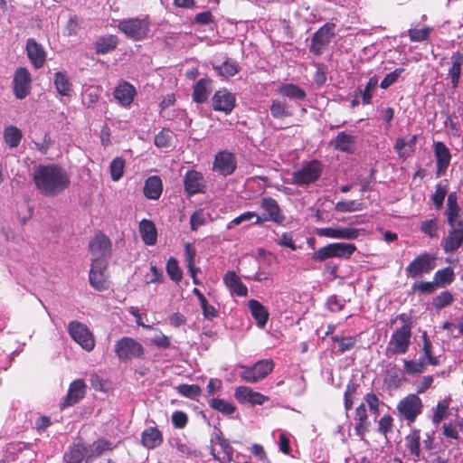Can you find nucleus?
<instances>
[{
  "label": "nucleus",
  "instance_id": "obj_1",
  "mask_svg": "<svg viewBox=\"0 0 463 463\" xmlns=\"http://www.w3.org/2000/svg\"><path fill=\"white\" fill-rule=\"evenodd\" d=\"M36 189L45 196L54 197L71 185V175L59 164L39 165L33 177Z\"/></svg>",
  "mask_w": 463,
  "mask_h": 463
},
{
  "label": "nucleus",
  "instance_id": "obj_2",
  "mask_svg": "<svg viewBox=\"0 0 463 463\" xmlns=\"http://www.w3.org/2000/svg\"><path fill=\"white\" fill-rule=\"evenodd\" d=\"M449 226L448 235L442 242L446 253L453 252L463 244V212L458 203L455 193H450L447 199V207L444 212Z\"/></svg>",
  "mask_w": 463,
  "mask_h": 463
},
{
  "label": "nucleus",
  "instance_id": "obj_3",
  "mask_svg": "<svg viewBox=\"0 0 463 463\" xmlns=\"http://www.w3.org/2000/svg\"><path fill=\"white\" fill-rule=\"evenodd\" d=\"M118 28L128 38L133 41H141L147 37L150 22L147 16L144 18H127L118 22Z\"/></svg>",
  "mask_w": 463,
  "mask_h": 463
},
{
  "label": "nucleus",
  "instance_id": "obj_4",
  "mask_svg": "<svg viewBox=\"0 0 463 463\" xmlns=\"http://www.w3.org/2000/svg\"><path fill=\"white\" fill-rule=\"evenodd\" d=\"M423 403L419 395L410 393L403 397L397 403L396 410L398 417L406 420L408 424L413 423L422 412Z\"/></svg>",
  "mask_w": 463,
  "mask_h": 463
},
{
  "label": "nucleus",
  "instance_id": "obj_5",
  "mask_svg": "<svg viewBox=\"0 0 463 463\" xmlns=\"http://www.w3.org/2000/svg\"><path fill=\"white\" fill-rule=\"evenodd\" d=\"M323 172V165L319 160L305 162L302 167L292 173L291 183L299 186L308 185L317 181Z\"/></svg>",
  "mask_w": 463,
  "mask_h": 463
},
{
  "label": "nucleus",
  "instance_id": "obj_6",
  "mask_svg": "<svg viewBox=\"0 0 463 463\" xmlns=\"http://www.w3.org/2000/svg\"><path fill=\"white\" fill-rule=\"evenodd\" d=\"M114 352L119 361L127 362L132 359L142 358L144 355V347L136 339L123 336L115 343Z\"/></svg>",
  "mask_w": 463,
  "mask_h": 463
},
{
  "label": "nucleus",
  "instance_id": "obj_7",
  "mask_svg": "<svg viewBox=\"0 0 463 463\" xmlns=\"http://www.w3.org/2000/svg\"><path fill=\"white\" fill-rule=\"evenodd\" d=\"M274 366L272 359L259 360L252 366H241L242 371L240 376L242 381L254 383L267 377L273 371Z\"/></svg>",
  "mask_w": 463,
  "mask_h": 463
},
{
  "label": "nucleus",
  "instance_id": "obj_8",
  "mask_svg": "<svg viewBox=\"0 0 463 463\" xmlns=\"http://www.w3.org/2000/svg\"><path fill=\"white\" fill-rule=\"evenodd\" d=\"M335 24L326 23L312 35L309 52L315 55H321L324 50L335 36Z\"/></svg>",
  "mask_w": 463,
  "mask_h": 463
},
{
  "label": "nucleus",
  "instance_id": "obj_9",
  "mask_svg": "<svg viewBox=\"0 0 463 463\" xmlns=\"http://www.w3.org/2000/svg\"><path fill=\"white\" fill-rule=\"evenodd\" d=\"M435 260L436 256L429 252L417 256L405 269L407 277L418 278L429 273L435 267Z\"/></svg>",
  "mask_w": 463,
  "mask_h": 463
},
{
  "label": "nucleus",
  "instance_id": "obj_10",
  "mask_svg": "<svg viewBox=\"0 0 463 463\" xmlns=\"http://www.w3.org/2000/svg\"><path fill=\"white\" fill-rule=\"evenodd\" d=\"M260 208L266 213V214L262 216L257 214V219L253 224L262 223L267 221L281 224L285 221V215L274 198L269 196L263 197L260 201Z\"/></svg>",
  "mask_w": 463,
  "mask_h": 463
},
{
  "label": "nucleus",
  "instance_id": "obj_11",
  "mask_svg": "<svg viewBox=\"0 0 463 463\" xmlns=\"http://www.w3.org/2000/svg\"><path fill=\"white\" fill-rule=\"evenodd\" d=\"M68 331L71 338L77 342L83 349L90 352L95 346V341L89 328L78 321L69 323Z\"/></svg>",
  "mask_w": 463,
  "mask_h": 463
},
{
  "label": "nucleus",
  "instance_id": "obj_12",
  "mask_svg": "<svg viewBox=\"0 0 463 463\" xmlns=\"http://www.w3.org/2000/svg\"><path fill=\"white\" fill-rule=\"evenodd\" d=\"M107 268L108 264L104 260L92 259L89 281L95 290L103 291L109 288V281L105 275Z\"/></svg>",
  "mask_w": 463,
  "mask_h": 463
},
{
  "label": "nucleus",
  "instance_id": "obj_13",
  "mask_svg": "<svg viewBox=\"0 0 463 463\" xmlns=\"http://www.w3.org/2000/svg\"><path fill=\"white\" fill-rule=\"evenodd\" d=\"M32 76L25 67H19L14 73L13 91L16 99H24L31 92Z\"/></svg>",
  "mask_w": 463,
  "mask_h": 463
},
{
  "label": "nucleus",
  "instance_id": "obj_14",
  "mask_svg": "<svg viewBox=\"0 0 463 463\" xmlns=\"http://www.w3.org/2000/svg\"><path fill=\"white\" fill-rule=\"evenodd\" d=\"M411 331L409 327H399L391 335L389 350L392 354H405L411 345Z\"/></svg>",
  "mask_w": 463,
  "mask_h": 463
},
{
  "label": "nucleus",
  "instance_id": "obj_15",
  "mask_svg": "<svg viewBox=\"0 0 463 463\" xmlns=\"http://www.w3.org/2000/svg\"><path fill=\"white\" fill-rule=\"evenodd\" d=\"M432 148L436 160V177L439 178L446 174L452 156L449 148L442 141H434Z\"/></svg>",
  "mask_w": 463,
  "mask_h": 463
},
{
  "label": "nucleus",
  "instance_id": "obj_16",
  "mask_svg": "<svg viewBox=\"0 0 463 463\" xmlns=\"http://www.w3.org/2000/svg\"><path fill=\"white\" fill-rule=\"evenodd\" d=\"M89 250L93 259L104 260L111 254V241L103 232H99L90 240Z\"/></svg>",
  "mask_w": 463,
  "mask_h": 463
},
{
  "label": "nucleus",
  "instance_id": "obj_17",
  "mask_svg": "<svg viewBox=\"0 0 463 463\" xmlns=\"http://www.w3.org/2000/svg\"><path fill=\"white\" fill-rule=\"evenodd\" d=\"M237 167L234 155L228 151L218 152L214 156L213 170L223 176L231 175Z\"/></svg>",
  "mask_w": 463,
  "mask_h": 463
},
{
  "label": "nucleus",
  "instance_id": "obj_18",
  "mask_svg": "<svg viewBox=\"0 0 463 463\" xmlns=\"http://www.w3.org/2000/svg\"><path fill=\"white\" fill-rule=\"evenodd\" d=\"M205 180L201 172L191 169L184 176V188L189 196L205 192Z\"/></svg>",
  "mask_w": 463,
  "mask_h": 463
},
{
  "label": "nucleus",
  "instance_id": "obj_19",
  "mask_svg": "<svg viewBox=\"0 0 463 463\" xmlns=\"http://www.w3.org/2000/svg\"><path fill=\"white\" fill-rule=\"evenodd\" d=\"M235 104V95L226 89L217 90L212 98L213 109L215 111H222L226 115L233 110Z\"/></svg>",
  "mask_w": 463,
  "mask_h": 463
},
{
  "label": "nucleus",
  "instance_id": "obj_20",
  "mask_svg": "<svg viewBox=\"0 0 463 463\" xmlns=\"http://www.w3.org/2000/svg\"><path fill=\"white\" fill-rule=\"evenodd\" d=\"M86 390L87 385L82 379H76L72 381L69 386L66 397L61 403V408L64 409L78 403L84 398Z\"/></svg>",
  "mask_w": 463,
  "mask_h": 463
},
{
  "label": "nucleus",
  "instance_id": "obj_21",
  "mask_svg": "<svg viewBox=\"0 0 463 463\" xmlns=\"http://www.w3.org/2000/svg\"><path fill=\"white\" fill-rule=\"evenodd\" d=\"M25 50L33 68L36 70L41 69L46 61V52L43 47L35 39L29 38L26 41Z\"/></svg>",
  "mask_w": 463,
  "mask_h": 463
},
{
  "label": "nucleus",
  "instance_id": "obj_22",
  "mask_svg": "<svg viewBox=\"0 0 463 463\" xmlns=\"http://www.w3.org/2000/svg\"><path fill=\"white\" fill-rule=\"evenodd\" d=\"M234 396L240 403L249 402L251 405H262L269 401V397L253 391L247 386H239L235 389Z\"/></svg>",
  "mask_w": 463,
  "mask_h": 463
},
{
  "label": "nucleus",
  "instance_id": "obj_23",
  "mask_svg": "<svg viewBox=\"0 0 463 463\" xmlns=\"http://www.w3.org/2000/svg\"><path fill=\"white\" fill-rule=\"evenodd\" d=\"M136 95V88L126 80L119 81L113 91L115 99L123 107H129Z\"/></svg>",
  "mask_w": 463,
  "mask_h": 463
},
{
  "label": "nucleus",
  "instance_id": "obj_24",
  "mask_svg": "<svg viewBox=\"0 0 463 463\" xmlns=\"http://www.w3.org/2000/svg\"><path fill=\"white\" fill-rule=\"evenodd\" d=\"M163 441V433L157 427L146 428L141 433L140 443L147 449H154L159 447Z\"/></svg>",
  "mask_w": 463,
  "mask_h": 463
},
{
  "label": "nucleus",
  "instance_id": "obj_25",
  "mask_svg": "<svg viewBox=\"0 0 463 463\" xmlns=\"http://www.w3.org/2000/svg\"><path fill=\"white\" fill-rule=\"evenodd\" d=\"M451 66L448 70V76L450 79L451 87L455 90L459 85V80L462 73L463 52H453L450 56Z\"/></svg>",
  "mask_w": 463,
  "mask_h": 463
},
{
  "label": "nucleus",
  "instance_id": "obj_26",
  "mask_svg": "<svg viewBox=\"0 0 463 463\" xmlns=\"http://www.w3.org/2000/svg\"><path fill=\"white\" fill-rule=\"evenodd\" d=\"M223 283L232 294L238 297H246L248 295L246 285L242 283L240 277L233 270H229L224 274Z\"/></svg>",
  "mask_w": 463,
  "mask_h": 463
},
{
  "label": "nucleus",
  "instance_id": "obj_27",
  "mask_svg": "<svg viewBox=\"0 0 463 463\" xmlns=\"http://www.w3.org/2000/svg\"><path fill=\"white\" fill-rule=\"evenodd\" d=\"M404 445L410 456L413 459H419L421 455L420 430L413 428L404 438Z\"/></svg>",
  "mask_w": 463,
  "mask_h": 463
},
{
  "label": "nucleus",
  "instance_id": "obj_28",
  "mask_svg": "<svg viewBox=\"0 0 463 463\" xmlns=\"http://www.w3.org/2000/svg\"><path fill=\"white\" fill-rule=\"evenodd\" d=\"M64 463H81L83 459L87 460V449L85 443L80 441L68 448L63 454Z\"/></svg>",
  "mask_w": 463,
  "mask_h": 463
},
{
  "label": "nucleus",
  "instance_id": "obj_29",
  "mask_svg": "<svg viewBox=\"0 0 463 463\" xmlns=\"http://www.w3.org/2000/svg\"><path fill=\"white\" fill-rule=\"evenodd\" d=\"M144 195L149 200H157L163 192V183L158 175H151L145 181Z\"/></svg>",
  "mask_w": 463,
  "mask_h": 463
},
{
  "label": "nucleus",
  "instance_id": "obj_30",
  "mask_svg": "<svg viewBox=\"0 0 463 463\" xmlns=\"http://www.w3.org/2000/svg\"><path fill=\"white\" fill-rule=\"evenodd\" d=\"M212 80L210 78H203L197 80L194 86L192 98L196 103H204L211 93Z\"/></svg>",
  "mask_w": 463,
  "mask_h": 463
},
{
  "label": "nucleus",
  "instance_id": "obj_31",
  "mask_svg": "<svg viewBox=\"0 0 463 463\" xmlns=\"http://www.w3.org/2000/svg\"><path fill=\"white\" fill-rule=\"evenodd\" d=\"M355 434L361 439H364V434L368 430V414L364 403L359 404L354 411Z\"/></svg>",
  "mask_w": 463,
  "mask_h": 463
},
{
  "label": "nucleus",
  "instance_id": "obj_32",
  "mask_svg": "<svg viewBox=\"0 0 463 463\" xmlns=\"http://www.w3.org/2000/svg\"><path fill=\"white\" fill-rule=\"evenodd\" d=\"M139 233L142 241L147 246H152L156 243L157 231L155 223L151 220L143 219L139 222Z\"/></svg>",
  "mask_w": 463,
  "mask_h": 463
},
{
  "label": "nucleus",
  "instance_id": "obj_33",
  "mask_svg": "<svg viewBox=\"0 0 463 463\" xmlns=\"http://www.w3.org/2000/svg\"><path fill=\"white\" fill-rule=\"evenodd\" d=\"M355 138L346 131L339 132L334 139L330 141V145L335 150L351 153L353 151Z\"/></svg>",
  "mask_w": 463,
  "mask_h": 463
},
{
  "label": "nucleus",
  "instance_id": "obj_34",
  "mask_svg": "<svg viewBox=\"0 0 463 463\" xmlns=\"http://www.w3.org/2000/svg\"><path fill=\"white\" fill-rule=\"evenodd\" d=\"M248 307L253 318L256 320L257 326L261 328L264 327L269 319L267 308L256 299H250L248 303Z\"/></svg>",
  "mask_w": 463,
  "mask_h": 463
},
{
  "label": "nucleus",
  "instance_id": "obj_35",
  "mask_svg": "<svg viewBox=\"0 0 463 463\" xmlns=\"http://www.w3.org/2000/svg\"><path fill=\"white\" fill-rule=\"evenodd\" d=\"M118 44V39L116 35L109 34L99 37L94 44L97 54H107L114 51Z\"/></svg>",
  "mask_w": 463,
  "mask_h": 463
},
{
  "label": "nucleus",
  "instance_id": "obj_36",
  "mask_svg": "<svg viewBox=\"0 0 463 463\" xmlns=\"http://www.w3.org/2000/svg\"><path fill=\"white\" fill-rule=\"evenodd\" d=\"M85 448L87 449V461H90L101 456L105 451L110 450L111 443L105 439H99L91 444L85 443Z\"/></svg>",
  "mask_w": 463,
  "mask_h": 463
},
{
  "label": "nucleus",
  "instance_id": "obj_37",
  "mask_svg": "<svg viewBox=\"0 0 463 463\" xmlns=\"http://www.w3.org/2000/svg\"><path fill=\"white\" fill-rule=\"evenodd\" d=\"M278 92L282 97L290 100H304L307 97L306 91L299 86L293 83H285L278 88Z\"/></svg>",
  "mask_w": 463,
  "mask_h": 463
},
{
  "label": "nucleus",
  "instance_id": "obj_38",
  "mask_svg": "<svg viewBox=\"0 0 463 463\" xmlns=\"http://www.w3.org/2000/svg\"><path fill=\"white\" fill-rule=\"evenodd\" d=\"M269 110L272 118L276 119H284L293 116V111L286 100L272 99Z\"/></svg>",
  "mask_w": 463,
  "mask_h": 463
},
{
  "label": "nucleus",
  "instance_id": "obj_39",
  "mask_svg": "<svg viewBox=\"0 0 463 463\" xmlns=\"http://www.w3.org/2000/svg\"><path fill=\"white\" fill-rule=\"evenodd\" d=\"M450 402V398H445L438 402L436 407L433 409V413L431 416V422L434 425H439L442 420L449 417Z\"/></svg>",
  "mask_w": 463,
  "mask_h": 463
},
{
  "label": "nucleus",
  "instance_id": "obj_40",
  "mask_svg": "<svg viewBox=\"0 0 463 463\" xmlns=\"http://www.w3.org/2000/svg\"><path fill=\"white\" fill-rule=\"evenodd\" d=\"M4 140L9 148H15L19 146L23 133L17 127L9 125L4 128Z\"/></svg>",
  "mask_w": 463,
  "mask_h": 463
},
{
  "label": "nucleus",
  "instance_id": "obj_41",
  "mask_svg": "<svg viewBox=\"0 0 463 463\" xmlns=\"http://www.w3.org/2000/svg\"><path fill=\"white\" fill-rule=\"evenodd\" d=\"M433 280L439 288L451 284L455 280L454 269L451 267H446L437 270L433 276Z\"/></svg>",
  "mask_w": 463,
  "mask_h": 463
},
{
  "label": "nucleus",
  "instance_id": "obj_42",
  "mask_svg": "<svg viewBox=\"0 0 463 463\" xmlns=\"http://www.w3.org/2000/svg\"><path fill=\"white\" fill-rule=\"evenodd\" d=\"M213 70L218 75L229 78L236 75L240 71V66L236 61L228 58L221 65L213 66Z\"/></svg>",
  "mask_w": 463,
  "mask_h": 463
},
{
  "label": "nucleus",
  "instance_id": "obj_43",
  "mask_svg": "<svg viewBox=\"0 0 463 463\" xmlns=\"http://www.w3.org/2000/svg\"><path fill=\"white\" fill-rule=\"evenodd\" d=\"M54 85L59 94L68 96L71 90V83L70 82L66 73L58 71L54 76Z\"/></svg>",
  "mask_w": 463,
  "mask_h": 463
},
{
  "label": "nucleus",
  "instance_id": "obj_44",
  "mask_svg": "<svg viewBox=\"0 0 463 463\" xmlns=\"http://www.w3.org/2000/svg\"><path fill=\"white\" fill-rule=\"evenodd\" d=\"M423 345L421 348V358L424 359L428 364L430 365H438L439 359L432 353V344L430 340L428 338L427 335L424 334L422 336Z\"/></svg>",
  "mask_w": 463,
  "mask_h": 463
},
{
  "label": "nucleus",
  "instance_id": "obj_45",
  "mask_svg": "<svg viewBox=\"0 0 463 463\" xmlns=\"http://www.w3.org/2000/svg\"><path fill=\"white\" fill-rule=\"evenodd\" d=\"M175 389L180 395L191 400H197L202 394V389L197 384L182 383L176 386Z\"/></svg>",
  "mask_w": 463,
  "mask_h": 463
},
{
  "label": "nucleus",
  "instance_id": "obj_46",
  "mask_svg": "<svg viewBox=\"0 0 463 463\" xmlns=\"http://www.w3.org/2000/svg\"><path fill=\"white\" fill-rule=\"evenodd\" d=\"M359 384L354 381H350L345 387L344 392V406L346 411L353 408L354 397L357 394Z\"/></svg>",
  "mask_w": 463,
  "mask_h": 463
},
{
  "label": "nucleus",
  "instance_id": "obj_47",
  "mask_svg": "<svg viewBox=\"0 0 463 463\" xmlns=\"http://www.w3.org/2000/svg\"><path fill=\"white\" fill-rule=\"evenodd\" d=\"M427 363L424 359H420L419 361L413 360H404L403 368L407 374L415 375L422 373L427 366Z\"/></svg>",
  "mask_w": 463,
  "mask_h": 463
},
{
  "label": "nucleus",
  "instance_id": "obj_48",
  "mask_svg": "<svg viewBox=\"0 0 463 463\" xmlns=\"http://www.w3.org/2000/svg\"><path fill=\"white\" fill-rule=\"evenodd\" d=\"M329 258H336L335 242L329 243L317 250L312 256L314 260L324 261Z\"/></svg>",
  "mask_w": 463,
  "mask_h": 463
},
{
  "label": "nucleus",
  "instance_id": "obj_49",
  "mask_svg": "<svg viewBox=\"0 0 463 463\" xmlns=\"http://www.w3.org/2000/svg\"><path fill=\"white\" fill-rule=\"evenodd\" d=\"M209 405L213 410H216L217 411L226 415H231L236 411V407L232 403L220 398H213L210 401Z\"/></svg>",
  "mask_w": 463,
  "mask_h": 463
},
{
  "label": "nucleus",
  "instance_id": "obj_50",
  "mask_svg": "<svg viewBox=\"0 0 463 463\" xmlns=\"http://www.w3.org/2000/svg\"><path fill=\"white\" fill-rule=\"evenodd\" d=\"M454 302V297L449 290H444L436 296L432 300V306L436 310L450 306Z\"/></svg>",
  "mask_w": 463,
  "mask_h": 463
},
{
  "label": "nucleus",
  "instance_id": "obj_51",
  "mask_svg": "<svg viewBox=\"0 0 463 463\" xmlns=\"http://www.w3.org/2000/svg\"><path fill=\"white\" fill-rule=\"evenodd\" d=\"M378 85V77L376 75L372 76L367 81L364 90H359L362 96V102L364 105H368L372 101L373 92L375 90Z\"/></svg>",
  "mask_w": 463,
  "mask_h": 463
},
{
  "label": "nucleus",
  "instance_id": "obj_52",
  "mask_svg": "<svg viewBox=\"0 0 463 463\" xmlns=\"http://www.w3.org/2000/svg\"><path fill=\"white\" fill-rule=\"evenodd\" d=\"M363 209L364 203L356 200L340 201L335 205V210L339 213H352L362 211Z\"/></svg>",
  "mask_w": 463,
  "mask_h": 463
},
{
  "label": "nucleus",
  "instance_id": "obj_53",
  "mask_svg": "<svg viewBox=\"0 0 463 463\" xmlns=\"http://www.w3.org/2000/svg\"><path fill=\"white\" fill-rule=\"evenodd\" d=\"M101 90L97 87H88L83 93L82 102L87 108H92L99 101Z\"/></svg>",
  "mask_w": 463,
  "mask_h": 463
},
{
  "label": "nucleus",
  "instance_id": "obj_54",
  "mask_svg": "<svg viewBox=\"0 0 463 463\" xmlns=\"http://www.w3.org/2000/svg\"><path fill=\"white\" fill-rule=\"evenodd\" d=\"M125 160L122 157H116L109 165L111 179L115 182L118 181L124 174Z\"/></svg>",
  "mask_w": 463,
  "mask_h": 463
},
{
  "label": "nucleus",
  "instance_id": "obj_55",
  "mask_svg": "<svg viewBox=\"0 0 463 463\" xmlns=\"http://www.w3.org/2000/svg\"><path fill=\"white\" fill-rule=\"evenodd\" d=\"M166 272L169 278L175 281H181L183 278V272L178 265V261L174 257H170L166 263Z\"/></svg>",
  "mask_w": 463,
  "mask_h": 463
},
{
  "label": "nucleus",
  "instance_id": "obj_56",
  "mask_svg": "<svg viewBox=\"0 0 463 463\" xmlns=\"http://www.w3.org/2000/svg\"><path fill=\"white\" fill-rule=\"evenodd\" d=\"M431 28L425 26L421 29L411 28L408 30V36L411 42L419 43L429 39Z\"/></svg>",
  "mask_w": 463,
  "mask_h": 463
},
{
  "label": "nucleus",
  "instance_id": "obj_57",
  "mask_svg": "<svg viewBox=\"0 0 463 463\" xmlns=\"http://www.w3.org/2000/svg\"><path fill=\"white\" fill-rule=\"evenodd\" d=\"M356 250L353 243L335 242L336 258L349 259Z\"/></svg>",
  "mask_w": 463,
  "mask_h": 463
},
{
  "label": "nucleus",
  "instance_id": "obj_58",
  "mask_svg": "<svg viewBox=\"0 0 463 463\" xmlns=\"http://www.w3.org/2000/svg\"><path fill=\"white\" fill-rule=\"evenodd\" d=\"M332 340L338 343V352L340 353L352 349L356 344V339L354 336L345 337L336 335L332 336Z\"/></svg>",
  "mask_w": 463,
  "mask_h": 463
},
{
  "label": "nucleus",
  "instance_id": "obj_59",
  "mask_svg": "<svg viewBox=\"0 0 463 463\" xmlns=\"http://www.w3.org/2000/svg\"><path fill=\"white\" fill-rule=\"evenodd\" d=\"M172 132L169 129L163 128L156 137L154 144L159 148H166L171 146Z\"/></svg>",
  "mask_w": 463,
  "mask_h": 463
},
{
  "label": "nucleus",
  "instance_id": "obj_60",
  "mask_svg": "<svg viewBox=\"0 0 463 463\" xmlns=\"http://www.w3.org/2000/svg\"><path fill=\"white\" fill-rule=\"evenodd\" d=\"M404 68H396L393 71L385 75L380 83L382 89H388L393 83H395L402 73L404 72Z\"/></svg>",
  "mask_w": 463,
  "mask_h": 463
},
{
  "label": "nucleus",
  "instance_id": "obj_61",
  "mask_svg": "<svg viewBox=\"0 0 463 463\" xmlns=\"http://www.w3.org/2000/svg\"><path fill=\"white\" fill-rule=\"evenodd\" d=\"M393 419L391 415L386 414L380 418L378 421V431L386 436L392 431Z\"/></svg>",
  "mask_w": 463,
  "mask_h": 463
},
{
  "label": "nucleus",
  "instance_id": "obj_62",
  "mask_svg": "<svg viewBox=\"0 0 463 463\" xmlns=\"http://www.w3.org/2000/svg\"><path fill=\"white\" fill-rule=\"evenodd\" d=\"M420 231L429 235L430 238H434L437 236V220L436 219H430L426 220L420 223Z\"/></svg>",
  "mask_w": 463,
  "mask_h": 463
},
{
  "label": "nucleus",
  "instance_id": "obj_63",
  "mask_svg": "<svg viewBox=\"0 0 463 463\" xmlns=\"http://www.w3.org/2000/svg\"><path fill=\"white\" fill-rule=\"evenodd\" d=\"M199 302L203 311V317L205 319L212 320L213 318L217 317L218 311L213 306L209 304L206 298H203Z\"/></svg>",
  "mask_w": 463,
  "mask_h": 463
},
{
  "label": "nucleus",
  "instance_id": "obj_64",
  "mask_svg": "<svg viewBox=\"0 0 463 463\" xmlns=\"http://www.w3.org/2000/svg\"><path fill=\"white\" fill-rule=\"evenodd\" d=\"M171 420L175 428L183 429L188 422V417L185 412L182 411H175L171 416Z\"/></svg>",
  "mask_w": 463,
  "mask_h": 463
}]
</instances>
